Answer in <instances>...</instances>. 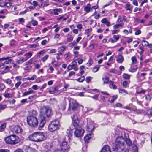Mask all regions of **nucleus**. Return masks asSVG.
Returning <instances> with one entry per match:
<instances>
[{
	"label": "nucleus",
	"instance_id": "obj_1",
	"mask_svg": "<svg viewBox=\"0 0 152 152\" xmlns=\"http://www.w3.org/2000/svg\"><path fill=\"white\" fill-rule=\"evenodd\" d=\"M121 135L119 134V136L116 138L115 145L113 146V151H122L124 148V141L126 144L129 146L132 144V142L128 138L129 137L128 134H126L124 131L121 133Z\"/></svg>",
	"mask_w": 152,
	"mask_h": 152
},
{
	"label": "nucleus",
	"instance_id": "obj_2",
	"mask_svg": "<svg viewBox=\"0 0 152 152\" xmlns=\"http://www.w3.org/2000/svg\"><path fill=\"white\" fill-rule=\"evenodd\" d=\"M29 138L31 140L40 142L45 140L47 138L46 134L41 132H36L30 135L29 136Z\"/></svg>",
	"mask_w": 152,
	"mask_h": 152
},
{
	"label": "nucleus",
	"instance_id": "obj_3",
	"mask_svg": "<svg viewBox=\"0 0 152 152\" xmlns=\"http://www.w3.org/2000/svg\"><path fill=\"white\" fill-rule=\"evenodd\" d=\"M4 140L7 143L12 145H15L20 141L19 137L14 135L8 136L5 138Z\"/></svg>",
	"mask_w": 152,
	"mask_h": 152
},
{
	"label": "nucleus",
	"instance_id": "obj_4",
	"mask_svg": "<svg viewBox=\"0 0 152 152\" xmlns=\"http://www.w3.org/2000/svg\"><path fill=\"white\" fill-rule=\"evenodd\" d=\"M59 126V121L57 120H54L50 123L48 129L50 131L53 132L58 129Z\"/></svg>",
	"mask_w": 152,
	"mask_h": 152
},
{
	"label": "nucleus",
	"instance_id": "obj_5",
	"mask_svg": "<svg viewBox=\"0 0 152 152\" xmlns=\"http://www.w3.org/2000/svg\"><path fill=\"white\" fill-rule=\"evenodd\" d=\"M27 122L28 124L32 127H36L38 125L37 118L33 116H30L27 117Z\"/></svg>",
	"mask_w": 152,
	"mask_h": 152
},
{
	"label": "nucleus",
	"instance_id": "obj_6",
	"mask_svg": "<svg viewBox=\"0 0 152 152\" xmlns=\"http://www.w3.org/2000/svg\"><path fill=\"white\" fill-rule=\"evenodd\" d=\"M40 112L41 115H46L48 117H50L51 115V110L48 107L44 106L41 108Z\"/></svg>",
	"mask_w": 152,
	"mask_h": 152
},
{
	"label": "nucleus",
	"instance_id": "obj_7",
	"mask_svg": "<svg viewBox=\"0 0 152 152\" xmlns=\"http://www.w3.org/2000/svg\"><path fill=\"white\" fill-rule=\"evenodd\" d=\"M87 131L89 132H92L94 129V124L90 119H87Z\"/></svg>",
	"mask_w": 152,
	"mask_h": 152
},
{
	"label": "nucleus",
	"instance_id": "obj_8",
	"mask_svg": "<svg viewBox=\"0 0 152 152\" xmlns=\"http://www.w3.org/2000/svg\"><path fill=\"white\" fill-rule=\"evenodd\" d=\"M84 132V131L83 129L80 127H79L74 132V135L76 137H80L83 136Z\"/></svg>",
	"mask_w": 152,
	"mask_h": 152
},
{
	"label": "nucleus",
	"instance_id": "obj_9",
	"mask_svg": "<svg viewBox=\"0 0 152 152\" xmlns=\"http://www.w3.org/2000/svg\"><path fill=\"white\" fill-rule=\"evenodd\" d=\"M10 129L13 132L16 134H20L22 131L21 127L18 126H13L10 127Z\"/></svg>",
	"mask_w": 152,
	"mask_h": 152
},
{
	"label": "nucleus",
	"instance_id": "obj_10",
	"mask_svg": "<svg viewBox=\"0 0 152 152\" xmlns=\"http://www.w3.org/2000/svg\"><path fill=\"white\" fill-rule=\"evenodd\" d=\"M61 149L63 152H67L70 148L69 145L66 142H63L60 145Z\"/></svg>",
	"mask_w": 152,
	"mask_h": 152
},
{
	"label": "nucleus",
	"instance_id": "obj_11",
	"mask_svg": "<svg viewBox=\"0 0 152 152\" xmlns=\"http://www.w3.org/2000/svg\"><path fill=\"white\" fill-rule=\"evenodd\" d=\"M80 47L79 46H76L73 48V52L75 56L74 58L76 60L78 59L79 58L81 57V55L79 54L78 50H79Z\"/></svg>",
	"mask_w": 152,
	"mask_h": 152
},
{
	"label": "nucleus",
	"instance_id": "obj_12",
	"mask_svg": "<svg viewBox=\"0 0 152 152\" xmlns=\"http://www.w3.org/2000/svg\"><path fill=\"white\" fill-rule=\"evenodd\" d=\"M39 126L41 127H43L46 123V120L45 116L41 115L39 118Z\"/></svg>",
	"mask_w": 152,
	"mask_h": 152
},
{
	"label": "nucleus",
	"instance_id": "obj_13",
	"mask_svg": "<svg viewBox=\"0 0 152 152\" xmlns=\"http://www.w3.org/2000/svg\"><path fill=\"white\" fill-rule=\"evenodd\" d=\"M120 37L121 36L119 35H114L112 38L110 39L109 41H110L112 43H115L119 40Z\"/></svg>",
	"mask_w": 152,
	"mask_h": 152
},
{
	"label": "nucleus",
	"instance_id": "obj_14",
	"mask_svg": "<svg viewBox=\"0 0 152 152\" xmlns=\"http://www.w3.org/2000/svg\"><path fill=\"white\" fill-rule=\"evenodd\" d=\"M70 104L72 107V110H76L79 106L77 102L75 100H73L72 102H70Z\"/></svg>",
	"mask_w": 152,
	"mask_h": 152
},
{
	"label": "nucleus",
	"instance_id": "obj_15",
	"mask_svg": "<svg viewBox=\"0 0 152 152\" xmlns=\"http://www.w3.org/2000/svg\"><path fill=\"white\" fill-rule=\"evenodd\" d=\"M1 60H4L5 61L3 63L4 64H7L11 63L12 61V60L11 58L7 57L0 58V61Z\"/></svg>",
	"mask_w": 152,
	"mask_h": 152
},
{
	"label": "nucleus",
	"instance_id": "obj_16",
	"mask_svg": "<svg viewBox=\"0 0 152 152\" xmlns=\"http://www.w3.org/2000/svg\"><path fill=\"white\" fill-rule=\"evenodd\" d=\"M93 136V134L92 133L89 132V133L84 138V140L85 142L86 143H88L89 140L92 138Z\"/></svg>",
	"mask_w": 152,
	"mask_h": 152
},
{
	"label": "nucleus",
	"instance_id": "obj_17",
	"mask_svg": "<svg viewBox=\"0 0 152 152\" xmlns=\"http://www.w3.org/2000/svg\"><path fill=\"white\" fill-rule=\"evenodd\" d=\"M52 10L53 12V15H58L59 14L62 13L63 12L62 9L61 8L53 9Z\"/></svg>",
	"mask_w": 152,
	"mask_h": 152
},
{
	"label": "nucleus",
	"instance_id": "obj_18",
	"mask_svg": "<svg viewBox=\"0 0 152 152\" xmlns=\"http://www.w3.org/2000/svg\"><path fill=\"white\" fill-rule=\"evenodd\" d=\"M124 60V58L122 53H119L117 58L116 61L119 63H122Z\"/></svg>",
	"mask_w": 152,
	"mask_h": 152
},
{
	"label": "nucleus",
	"instance_id": "obj_19",
	"mask_svg": "<svg viewBox=\"0 0 152 152\" xmlns=\"http://www.w3.org/2000/svg\"><path fill=\"white\" fill-rule=\"evenodd\" d=\"M44 147L48 150H50L53 146V144L51 142H47L43 145Z\"/></svg>",
	"mask_w": 152,
	"mask_h": 152
},
{
	"label": "nucleus",
	"instance_id": "obj_20",
	"mask_svg": "<svg viewBox=\"0 0 152 152\" xmlns=\"http://www.w3.org/2000/svg\"><path fill=\"white\" fill-rule=\"evenodd\" d=\"M101 22L105 24L107 26H111V24L108 20V19L106 18H104L101 21Z\"/></svg>",
	"mask_w": 152,
	"mask_h": 152
},
{
	"label": "nucleus",
	"instance_id": "obj_21",
	"mask_svg": "<svg viewBox=\"0 0 152 152\" xmlns=\"http://www.w3.org/2000/svg\"><path fill=\"white\" fill-rule=\"evenodd\" d=\"M79 117V113L78 112L75 113L71 116L72 121H76L78 120Z\"/></svg>",
	"mask_w": 152,
	"mask_h": 152
},
{
	"label": "nucleus",
	"instance_id": "obj_22",
	"mask_svg": "<svg viewBox=\"0 0 152 152\" xmlns=\"http://www.w3.org/2000/svg\"><path fill=\"white\" fill-rule=\"evenodd\" d=\"M73 67V69L75 71H77L78 70V68L77 66V64L76 62L75 61H72L71 64Z\"/></svg>",
	"mask_w": 152,
	"mask_h": 152
},
{
	"label": "nucleus",
	"instance_id": "obj_23",
	"mask_svg": "<svg viewBox=\"0 0 152 152\" xmlns=\"http://www.w3.org/2000/svg\"><path fill=\"white\" fill-rule=\"evenodd\" d=\"M3 81L5 83L7 84L10 85L12 87L13 86V84L12 83V80L10 79H3Z\"/></svg>",
	"mask_w": 152,
	"mask_h": 152
},
{
	"label": "nucleus",
	"instance_id": "obj_24",
	"mask_svg": "<svg viewBox=\"0 0 152 152\" xmlns=\"http://www.w3.org/2000/svg\"><path fill=\"white\" fill-rule=\"evenodd\" d=\"M66 133H67L66 135L68 137L69 139L72 136L73 133L72 129L71 128L68 129L66 131Z\"/></svg>",
	"mask_w": 152,
	"mask_h": 152
},
{
	"label": "nucleus",
	"instance_id": "obj_25",
	"mask_svg": "<svg viewBox=\"0 0 152 152\" xmlns=\"http://www.w3.org/2000/svg\"><path fill=\"white\" fill-rule=\"evenodd\" d=\"M78 120L76 121H72V125L76 129L78 128L79 127H80L79 126V125L78 123Z\"/></svg>",
	"mask_w": 152,
	"mask_h": 152
},
{
	"label": "nucleus",
	"instance_id": "obj_26",
	"mask_svg": "<svg viewBox=\"0 0 152 152\" xmlns=\"http://www.w3.org/2000/svg\"><path fill=\"white\" fill-rule=\"evenodd\" d=\"M125 8L127 10L131 12L132 8V6L129 3L126 4Z\"/></svg>",
	"mask_w": 152,
	"mask_h": 152
},
{
	"label": "nucleus",
	"instance_id": "obj_27",
	"mask_svg": "<svg viewBox=\"0 0 152 152\" xmlns=\"http://www.w3.org/2000/svg\"><path fill=\"white\" fill-rule=\"evenodd\" d=\"M110 150L109 147L107 145H105L104 146L103 148L100 152H104Z\"/></svg>",
	"mask_w": 152,
	"mask_h": 152
},
{
	"label": "nucleus",
	"instance_id": "obj_28",
	"mask_svg": "<svg viewBox=\"0 0 152 152\" xmlns=\"http://www.w3.org/2000/svg\"><path fill=\"white\" fill-rule=\"evenodd\" d=\"M26 61V59H25V58L23 57H21L19 60L16 61V63L18 64H20Z\"/></svg>",
	"mask_w": 152,
	"mask_h": 152
},
{
	"label": "nucleus",
	"instance_id": "obj_29",
	"mask_svg": "<svg viewBox=\"0 0 152 152\" xmlns=\"http://www.w3.org/2000/svg\"><path fill=\"white\" fill-rule=\"evenodd\" d=\"M32 56V53L30 52H29L28 53L24 55V56L25 57V58L26 59V61L31 58Z\"/></svg>",
	"mask_w": 152,
	"mask_h": 152
},
{
	"label": "nucleus",
	"instance_id": "obj_30",
	"mask_svg": "<svg viewBox=\"0 0 152 152\" xmlns=\"http://www.w3.org/2000/svg\"><path fill=\"white\" fill-rule=\"evenodd\" d=\"M91 10L90 4H88L84 8V11L87 13L89 12Z\"/></svg>",
	"mask_w": 152,
	"mask_h": 152
},
{
	"label": "nucleus",
	"instance_id": "obj_31",
	"mask_svg": "<svg viewBox=\"0 0 152 152\" xmlns=\"http://www.w3.org/2000/svg\"><path fill=\"white\" fill-rule=\"evenodd\" d=\"M130 82V81L129 80L124 81L123 83V86L125 88H128Z\"/></svg>",
	"mask_w": 152,
	"mask_h": 152
},
{
	"label": "nucleus",
	"instance_id": "obj_32",
	"mask_svg": "<svg viewBox=\"0 0 152 152\" xmlns=\"http://www.w3.org/2000/svg\"><path fill=\"white\" fill-rule=\"evenodd\" d=\"M6 123H4L0 125V132H2L4 130L6 127Z\"/></svg>",
	"mask_w": 152,
	"mask_h": 152
},
{
	"label": "nucleus",
	"instance_id": "obj_33",
	"mask_svg": "<svg viewBox=\"0 0 152 152\" xmlns=\"http://www.w3.org/2000/svg\"><path fill=\"white\" fill-rule=\"evenodd\" d=\"M120 27L122 28L123 27V24L120 23L118 24H115L113 26V28L114 29H118Z\"/></svg>",
	"mask_w": 152,
	"mask_h": 152
},
{
	"label": "nucleus",
	"instance_id": "obj_34",
	"mask_svg": "<svg viewBox=\"0 0 152 152\" xmlns=\"http://www.w3.org/2000/svg\"><path fill=\"white\" fill-rule=\"evenodd\" d=\"M110 84L109 86V87L111 88H112L114 89H116L117 88V87L114 84V83L112 82H110Z\"/></svg>",
	"mask_w": 152,
	"mask_h": 152
},
{
	"label": "nucleus",
	"instance_id": "obj_35",
	"mask_svg": "<svg viewBox=\"0 0 152 152\" xmlns=\"http://www.w3.org/2000/svg\"><path fill=\"white\" fill-rule=\"evenodd\" d=\"M100 68V66L98 65L93 67L92 69V72L95 73L98 71Z\"/></svg>",
	"mask_w": 152,
	"mask_h": 152
},
{
	"label": "nucleus",
	"instance_id": "obj_36",
	"mask_svg": "<svg viewBox=\"0 0 152 152\" xmlns=\"http://www.w3.org/2000/svg\"><path fill=\"white\" fill-rule=\"evenodd\" d=\"M46 52V51L45 50H43L40 51L37 54V56L39 57V58H40V55H43L45 54Z\"/></svg>",
	"mask_w": 152,
	"mask_h": 152
},
{
	"label": "nucleus",
	"instance_id": "obj_37",
	"mask_svg": "<svg viewBox=\"0 0 152 152\" xmlns=\"http://www.w3.org/2000/svg\"><path fill=\"white\" fill-rule=\"evenodd\" d=\"M123 77L126 79H129L130 77V75L126 73H124L122 75Z\"/></svg>",
	"mask_w": 152,
	"mask_h": 152
},
{
	"label": "nucleus",
	"instance_id": "obj_38",
	"mask_svg": "<svg viewBox=\"0 0 152 152\" xmlns=\"http://www.w3.org/2000/svg\"><path fill=\"white\" fill-rule=\"evenodd\" d=\"M49 57V55H46L41 58V60L43 62H45L48 59Z\"/></svg>",
	"mask_w": 152,
	"mask_h": 152
},
{
	"label": "nucleus",
	"instance_id": "obj_39",
	"mask_svg": "<svg viewBox=\"0 0 152 152\" xmlns=\"http://www.w3.org/2000/svg\"><path fill=\"white\" fill-rule=\"evenodd\" d=\"M73 39V37L72 36L70 35H68L67 36V38L66 41L67 42L72 41Z\"/></svg>",
	"mask_w": 152,
	"mask_h": 152
},
{
	"label": "nucleus",
	"instance_id": "obj_40",
	"mask_svg": "<svg viewBox=\"0 0 152 152\" xmlns=\"http://www.w3.org/2000/svg\"><path fill=\"white\" fill-rule=\"evenodd\" d=\"M66 47L64 46H62L58 48V52L63 53L65 50Z\"/></svg>",
	"mask_w": 152,
	"mask_h": 152
},
{
	"label": "nucleus",
	"instance_id": "obj_41",
	"mask_svg": "<svg viewBox=\"0 0 152 152\" xmlns=\"http://www.w3.org/2000/svg\"><path fill=\"white\" fill-rule=\"evenodd\" d=\"M57 91H58V90L55 87L52 90H49V92L50 94H55Z\"/></svg>",
	"mask_w": 152,
	"mask_h": 152
},
{
	"label": "nucleus",
	"instance_id": "obj_42",
	"mask_svg": "<svg viewBox=\"0 0 152 152\" xmlns=\"http://www.w3.org/2000/svg\"><path fill=\"white\" fill-rule=\"evenodd\" d=\"M148 42L145 40H143L142 41V46L145 47H148Z\"/></svg>",
	"mask_w": 152,
	"mask_h": 152
},
{
	"label": "nucleus",
	"instance_id": "obj_43",
	"mask_svg": "<svg viewBox=\"0 0 152 152\" xmlns=\"http://www.w3.org/2000/svg\"><path fill=\"white\" fill-rule=\"evenodd\" d=\"M6 88L4 84L0 83V91H2Z\"/></svg>",
	"mask_w": 152,
	"mask_h": 152
},
{
	"label": "nucleus",
	"instance_id": "obj_44",
	"mask_svg": "<svg viewBox=\"0 0 152 152\" xmlns=\"http://www.w3.org/2000/svg\"><path fill=\"white\" fill-rule=\"evenodd\" d=\"M3 95L5 98H7L11 97L12 96L11 94L6 93H4L3 94Z\"/></svg>",
	"mask_w": 152,
	"mask_h": 152
},
{
	"label": "nucleus",
	"instance_id": "obj_45",
	"mask_svg": "<svg viewBox=\"0 0 152 152\" xmlns=\"http://www.w3.org/2000/svg\"><path fill=\"white\" fill-rule=\"evenodd\" d=\"M85 77L83 76L78 79H76V80L80 82H82L85 80Z\"/></svg>",
	"mask_w": 152,
	"mask_h": 152
},
{
	"label": "nucleus",
	"instance_id": "obj_46",
	"mask_svg": "<svg viewBox=\"0 0 152 152\" xmlns=\"http://www.w3.org/2000/svg\"><path fill=\"white\" fill-rule=\"evenodd\" d=\"M102 80L104 83L105 84L108 83L109 81V78L107 77H105L102 78Z\"/></svg>",
	"mask_w": 152,
	"mask_h": 152
},
{
	"label": "nucleus",
	"instance_id": "obj_47",
	"mask_svg": "<svg viewBox=\"0 0 152 152\" xmlns=\"http://www.w3.org/2000/svg\"><path fill=\"white\" fill-rule=\"evenodd\" d=\"M117 96H113L112 97L111 99L109 100V101L111 103H113L114 101L117 99Z\"/></svg>",
	"mask_w": 152,
	"mask_h": 152
},
{
	"label": "nucleus",
	"instance_id": "obj_48",
	"mask_svg": "<svg viewBox=\"0 0 152 152\" xmlns=\"http://www.w3.org/2000/svg\"><path fill=\"white\" fill-rule=\"evenodd\" d=\"M132 152H138V148L136 145H134L132 147Z\"/></svg>",
	"mask_w": 152,
	"mask_h": 152
},
{
	"label": "nucleus",
	"instance_id": "obj_49",
	"mask_svg": "<svg viewBox=\"0 0 152 152\" xmlns=\"http://www.w3.org/2000/svg\"><path fill=\"white\" fill-rule=\"evenodd\" d=\"M49 4H50L48 2H44L43 4H42L41 5V7H44L48 6Z\"/></svg>",
	"mask_w": 152,
	"mask_h": 152
},
{
	"label": "nucleus",
	"instance_id": "obj_50",
	"mask_svg": "<svg viewBox=\"0 0 152 152\" xmlns=\"http://www.w3.org/2000/svg\"><path fill=\"white\" fill-rule=\"evenodd\" d=\"M5 69V70L2 72L3 74L7 72L10 70V67L8 66H6Z\"/></svg>",
	"mask_w": 152,
	"mask_h": 152
},
{
	"label": "nucleus",
	"instance_id": "obj_51",
	"mask_svg": "<svg viewBox=\"0 0 152 152\" xmlns=\"http://www.w3.org/2000/svg\"><path fill=\"white\" fill-rule=\"evenodd\" d=\"M93 64V60L91 59H90L89 60L88 62L86 64L87 66H89Z\"/></svg>",
	"mask_w": 152,
	"mask_h": 152
},
{
	"label": "nucleus",
	"instance_id": "obj_52",
	"mask_svg": "<svg viewBox=\"0 0 152 152\" xmlns=\"http://www.w3.org/2000/svg\"><path fill=\"white\" fill-rule=\"evenodd\" d=\"M131 60L132 61V63L133 64H136L137 62V60L135 56L132 57L131 58Z\"/></svg>",
	"mask_w": 152,
	"mask_h": 152
},
{
	"label": "nucleus",
	"instance_id": "obj_53",
	"mask_svg": "<svg viewBox=\"0 0 152 152\" xmlns=\"http://www.w3.org/2000/svg\"><path fill=\"white\" fill-rule=\"evenodd\" d=\"M93 78L91 76H88L86 77V81L87 83H89L92 79Z\"/></svg>",
	"mask_w": 152,
	"mask_h": 152
},
{
	"label": "nucleus",
	"instance_id": "obj_54",
	"mask_svg": "<svg viewBox=\"0 0 152 152\" xmlns=\"http://www.w3.org/2000/svg\"><path fill=\"white\" fill-rule=\"evenodd\" d=\"M4 4L5 5L6 7H9L12 5V4L10 2H5Z\"/></svg>",
	"mask_w": 152,
	"mask_h": 152
},
{
	"label": "nucleus",
	"instance_id": "obj_55",
	"mask_svg": "<svg viewBox=\"0 0 152 152\" xmlns=\"http://www.w3.org/2000/svg\"><path fill=\"white\" fill-rule=\"evenodd\" d=\"M132 105V104H129V106H128L124 107V109H126L129 110H131Z\"/></svg>",
	"mask_w": 152,
	"mask_h": 152
},
{
	"label": "nucleus",
	"instance_id": "obj_56",
	"mask_svg": "<svg viewBox=\"0 0 152 152\" xmlns=\"http://www.w3.org/2000/svg\"><path fill=\"white\" fill-rule=\"evenodd\" d=\"M7 107V106L6 104L3 105L0 104V110H2L6 108Z\"/></svg>",
	"mask_w": 152,
	"mask_h": 152
},
{
	"label": "nucleus",
	"instance_id": "obj_57",
	"mask_svg": "<svg viewBox=\"0 0 152 152\" xmlns=\"http://www.w3.org/2000/svg\"><path fill=\"white\" fill-rule=\"evenodd\" d=\"M47 86V84L46 83L44 84L41 87H38V88L41 91H42L43 89L45 88Z\"/></svg>",
	"mask_w": 152,
	"mask_h": 152
},
{
	"label": "nucleus",
	"instance_id": "obj_58",
	"mask_svg": "<svg viewBox=\"0 0 152 152\" xmlns=\"http://www.w3.org/2000/svg\"><path fill=\"white\" fill-rule=\"evenodd\" d=\"M120 30H115L112 31V33L113 34H118L120 31Z\"/></svg>",
	"mask_w": 152,
	"mask_h": 152
},
{
	"label": "nucleus",
	"instance_id": "obj_59",
	"mask_svg": "<svg viewBox=\"0 0 152 152\" xmlns=\"http://www.w3.org/2000/svg\"><path fill=\"white\" fill-rule=\"evenodd\" d=\"M21 84V82L20 81H19L15 84V86L17 89H18L19 86Z\"/></svg>",
	"mask_w": 152,
	"mask_h": 152
},
{
	"label": "nucleus",
	"instance_id": "obj_60",
	"mask_svg": "<svg viewBox=\"0 0 152 152\" xmlns=\"http://www.w3.org/2000/svg\"><path fill=\"white\" fill-rule=\"evenodd\" d=\"M92 31V28H90L89 29H86L85 30L86 33L85 34H89V33L91 32Z\"/></svg>",
	"mask_w": 152,
	"mask_h": 152
},
{
	"label": "nucleus",
	"instance_id": "obj_61",
	"mask_svg": "<svg viewBox=\"0 0 152 152\" xmlns=\"http://www.w3.org/2000/svg\"><path fill=\"white\" fill-rule=\"evenodd\" d=\"M119 93L121 94H122L123 93H125L126 94H128V93L127 92V91H126L125 90L123 89H120L119 90Z\"/></svg>",
	"mask_w": 152,
	"mask_h": 152
},
{
	"label": "nucleus",
	"instance_id": "obj_62",
	"mask_svg": "<svg viewBox=\"0 0 152 152\" xmlns=\"http://www.w3.org/2000/svg\"><path fill=\"white\" fill-rule=\"evenodd\" d=\"M18 20L19 23L22 24L23 23H24L25 22V20L23 18H19Z\"/></svg>",
	"mask_w": 152,
	"mask_h": 152
},
{
	"label": "nucleus",
	"instance_id": "obj_63",
	"mask_svg": "<svg viewBox=\"0 0 152 152\" xmlns=\"http://www.w3.org/2000/svg\"><path fill=\"white\" fill-rule=\"evenodd\" d=\"M141 33V31L140 29L137 30L135 32V34L137 35Z\"/></svg>",
	"mask_w": 152,
	"mask_h": 152
},
{
	"label": "nucleus",
	"instance_id": "obj_64",
	"mask_svg": "<svg viewBox=\"0 0 152 152\" xmlns=\"http://www.w3.org/2000/svg\"><path fill=\"white\" fill-rule=\"evenodd\" d=\"M0 152H10V151L7 149H1L0 150Z\"/></svg>",
	"mask_w": 152,
	"mask_h": 152
}]
</instances>
